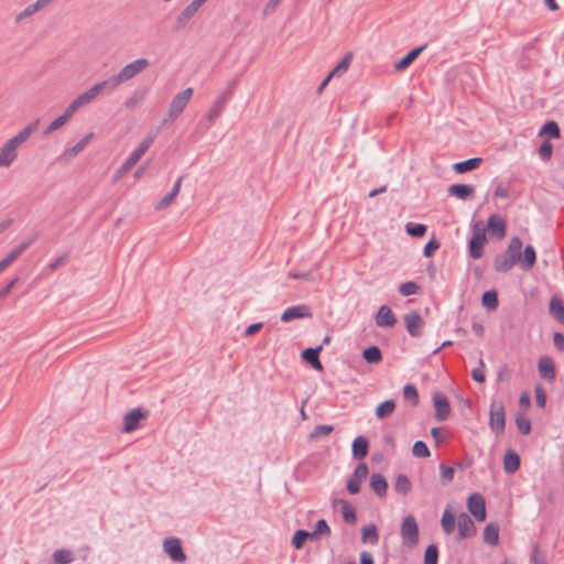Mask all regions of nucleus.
<instances>
[{"label":"nucleus","instance_id":"21","mask_svg":"<svg viewBox=\"0 0 564 564\" xmlns=\"http://www.w3.org/2000/svg\"><path fill=\"white\" fill-rule=\"evenodd\" d=\"M538 369L543 379L547 381H553L555 379L556 372L552 358L547 356L541 357L538 362Z\"/></svg>","mask_w":564,"mask_h":564},{"label":"nucleus","instance_id":"4","mask_svg":"<svg viewBox=\"0 0 564 564\" xmlns=\"http://www.w3.org/2000/svg\"><path fill=\"white\" fill-rule=\"evenodd\" d=\"M156 138V133L148 134L142 142L138 145L137 149L132 151V153L127 158L123 164L119 167L117 172V177H121L127 174L143 156V154L149 150Z\"/></svg>","mask_w":564,"mask_h":564},{"label":"nucleus","instance_id":"40","mask_svg":"<svg viewBox=\"0 0 564 564\" xmlns=\"http://www.w3.org/2000/svg\"><path fill=\"white\" fill-rule=\"evenodd\" d=\"M395 410V402L393 400H386L376 408V416L379 420L389 417Z\"/></svg>","mask_w":564,"mask_h":564},{"label":"nucleus","instance_id":"16","mask_svg":"<svg viewBox=\"0 0 564 564\" xmlns=\"http://www.w3.org/2000/svg\"><path fill=\"white\" fill-rule=\"evenodd\" d=\"M433 402L435 408V417L438 421H445L451 412V404L447 397L442 392H435L433 394Z\"/></svg>","mask_w":564,"mask_h":564},{"label":"nucleus","instance_id":"52","mask_svg":"<svg viewBox=\"0 0 564 564\" xmlns=\"http://www.w3.org/2000/svg\"><path fill=\"white\" fill-rule=\"evenodd\" d=\"M412 454L419 458H426L431 455L427 445L423 441H416L412 446Z\"/></svg>","mask_w":564,"mask_h":564},{"label":"nucleus","instance_id":"7","mask_svg":"<svg viewBox=\"0 0 564 564\" xmlns=\"http://www.w3.org/2000/svg\"><path fill=\"white\" fill-rule=\"evenodd\" d=\"M193 96V88L188 87L184 89L183 91L178 93L174 96L172 99L167 115L163 119L162 124H165L167 122L174 121L178 116L184 111L187 104L189 102L191 98Z\"/></svg>","mask_w":564,"mask_h":564},{"label":"nucleus","instance_id":"46","mask_svg":"<svg viewBox=\"0 0 564 564\" xmlns=\"http://www.w3.org/2000/svg\"><path fill=\"white\" fill-rule=\"evenodd\" d=\"M351 58H352V53L348 52L344 56V58L336 65V67L333 68V70L330 72V76H340L344 73H346L349 67V64L351 62Z\"/></svg>","mask_w":564,"mask_h":564},{"label":"nucleus","instance_id":"12","mask_svg":"<svg viewBox=\"0 0 564 564\" xmlns=\"http://www.w3.org/2000/svg\"><path fill=\"white\" fill-rule=\"evenodd\" d=\"M457 536L458 541L465 540L467 538L474 536L477 532L476 525L473 519L466 513L460 512L457 516Z\"/></svg>","mask_w":564,"mask_h":564},{"label":"nucleus","instance_id":"14","mask_svg":"<svg viewBox=\"0 0 564 564\" xmlns=\"http://www.w3.org/2000/svg\"><path fill=\"white\" fill-rule=\"evenodd\" d=\"M368 475V466L366 463H359L352 475L347 480V490L351 495H356L360 491V482Z\"/></svg>","mask_w":564,"mask_h":564},{"label":"nucleus","instance_id":"15","mask_svg":"<svg viewBox=\"0 0 564 564\" xmlns=\"http://www.w3.org/2000/svg\"><path fill=\"white\" fill-rule=\"evenodd\" d=\"M405 327L412 337H420L423 333L424 321L416 312H410L404 316Z\"/></svg>","mask_w":564,"mask_h":564},{"label":"nucleus","instance_id":"19","mask_svg":"<svg viewBox=\"0 0 564 564\" xmlns=\"http://www.w3.org/2000/svg\"><path fill=\"white\" fill-rule=\"evenodd\" d=\"M397 323V318L392 310L388 305H382L376 315V324L379 327H392Z\"/></svg>","mask_w":564,"mask_h":564},{"label":"nucleus","instance_id":"55","mask_svg":"<svg viewBox=\"0 0 564 564\" xmlns=\"http://www.w3.org/2000/svg\"><path fill=\"white\" fill-rule=\"evenodd\" d=\"M419 290L420 286L413 281L404 282L399 286V292L403 296L414 295L419 292Z\"/></svg>","mask_w":564,"mask_h":564},{"label":"nucleus","instance_id":"5","mask_svg":"<svg viewBox=\"0 0 564 564\" xmlns=\"http://www.w3.org/2000/svg\"><path fill=\"white\" fill-rule=\"evenodd\" d=\"M108 94V85L105 80L96 83L86 91L79 94L67 107L69 108V112L75 113L79 108L89 105L93 102L96 97L101 93Z\"/></svg>","mask_w":564,"mask_h":564},{"label":"nucleus","instance_id":"36","mask_svg":"<svg viewBox=\"0 0 564 564\" xmlns=\"http://www.w3.org/2000/svg\"><path fill=\"white\" fill-rule=\"evenodd\" d=\"M73 115L74 113L69 112V108L67 107L63 115L58 116L46 127V129L44 130V135H47L63 127L73 117Z\"/></svg>","mask_w":564,"mask_h":564},{"label":"nucleus","instance_id":"62","mask_svg":"<svg viewBox=\"0 0 564 564\" xmlns=\"http://www.w3.org/2000/svg\"><path fill=\"white\" fill-rule=\"evenodd\" d=\"M440 470H441V476H442V479L444 482H451L454 478V468L453 467H449V466H446L444 464H441L440 465Z\"/></svg>","mask_w":564,"mask_h":564},{"label":"nucleus","instance_id":"26","mask_svg":"<svg viewBox=\"0 0 564 564\" xmlns=\"http://www.w3.org/2000/svg\"><path fill=\"white\" fill-rule=\"evenodd\" d=\"M425 47L426 45L424 44L411 50L404 57H402L399 62L395 63L394 69L399 72L406 69L416 59V57L425 50Z\"/></svg>","mask_w":564,"mask_h":564},{"label":"nucleus","instance_id":"50","mask_svg":"<svg viewBox=\"0 0 564 564\" xmlns=\"http://www.w3.org/2000/svg\"><path fill=\"white\" fill-rule=\"evenodd\" d=\"M403 397L406 401L411 402L413 405L419 404V393H417V389L414 384L408 383L404 386Z\"/></svg>","mask_w":564,"mask_h":564},{"label":"nucleus","instance_id":"56","mask_svg":"<svg viewBox=\"0 0 564 564\" xmlns=\"http://www.w3.org/2000/svg\"><path fill=\"white\" fill-rule=\"evenodd\" d=\"M539 156L542 161L546 162L551 159L553 153V145L549 140H544L539 148Z\"/></svg>","mask_w":564,"mask_h":564},{"label":"nucleus","instance_id":"41","mask_svg":"<svg viewBox=\"0 0 564 564\" xmlns=\"http://www.w3.org/2000/svg\"><path fill=\"white\" fill-rule=\"evenodd\" d=\"M362 358L368 364H378L382 360V354L378 346H369L362 351Z\"/></svg>","mask_w":564,"mask_h":564},{"label":"nucleus","instance_id":"42","mask_svg":"<svg viewBox=\"0 0 564 564\" xmlns=\"http://www.w3.org/2000/svg\"><path fill=\"white\" fill-rule=\"evenodd\" d=\"M315 539L313 533L306 530H297L295 531L293 538H292V545L294 549L300 550L303 547L304 543L307 540Z\"/></svg>","mask_w":564,"mask_h":564},{"label":"nucleus","instance_id":"30","mask_svg":"<svg viewBox=\"0 0 564 564\" xmlns=\"http://www.w3.org/2000/svg\"><path fill=\"white\" fill-rule=\"evenodd\" d=\"M370 487L378 497H383L387 494L388 481L383 475L375 473L370 477Z\"/></svg>","mask_w":564,"mask_h":564},{"label":"nucleus","instance_id":"61","mask_svg":"<svg viewBox=\"0 0 564 564\" xmlns=\"http://www.w3.org/2000/svg\"><path fill=\"white\" fill-rule=\"evenodd\" d=\"M440 248V242L435 239V238H432L427 241V243L425 245L424 249H423V254L424 257L426 258H430L433 256V253Z\"/></svg>","mask_w":564,"mask_h":564},{"label":"nucleus","instance_id":"57","mask_svg":"<svg viewBox=\"0 0 564 564\" xmlns=\"http://www.w3.org/2000/svg\"><path fill=\"white\" fill-rule=\"evenodd\" d=\"M314 538L318 535H329L330 534V528L325 519H319L316 524L315 529L312 531Z\"/></svg>","mask_w":564,"mask_h":564},{"label":"nucleus","instance_id":"28","mask_svg":"<svg viewBox=\"0 0 564 564\" xmlns=\"http://www.w3.org/2000/svg\"><path fill=\"white\" fill-rule=\"evenodd\" d=\"M518 261H519L520 267L523 270L532 269L536 262L535 249L531 245H528L524 248L523 253L520 252V260H518Z\"/></svg>","mask_w":564,"mask_h":564},{"label":"nucleus","instance_id":"44","mask_svg":"<svg viewBox=\"0 0 564 564\" xmlns=\"http://www.w3.org/2000/svg\"><path fill=\"white\" fill-rule=\"evenodd\" d=\"M481 303L488 310H496L499 304L497 292L495 290L484 292Z\"/></svg>","mask_w":564,"mask_h":564},{"label":"nucleus","instance_id":"1","mask_svg":"<svg viewBox=\"0 0 564 564\" xmlns=\"http://www.w3.org/2000/svg\"><path fill=\"white\" fill-rule=\"evenodd\" d=\"M40 119L33 120L29 126L22 129L17 135L9 139L0 148V166L9 167L18 156V148L25 142L30 135L37 130Z\"/></svg>","mask_w":564,"mask_h":564},{"label":"nucleus","instance_id":"48","mask_svg":"<svg viewBox=\"0 0 564 564\" xmlns=\"http://www.w3.org/2000/svg\"><path fill=\"white\" fill-rule=\"evenodd\" d=\"M427 227L423 224L408 223L405 231L409 236L420 238L425 235Z\"/></svg>","mask_w":564,"mask_h":564},{"label":"nucleus","instance_id":"53","mask_svg":"<svg viewBox=\"0 0 564 564\" xmlns=\"http://www.w3.org/2000/svg\"><path fill=\"white\" fill-rule=\"evenodd\" d=\"M438 549L435 544H430L424 552V564H437Z\"/></svg>","mask_w":564,"mask_h":564},{"label":"nucleus","instance_id":"20","mask_svg":"<svg viewBox=\"0 0 564 564\" xmlns=\"http://www.w3.org/2000/svg\"><path fill=\"white\" fill-rule=\"evenodd\" d=\"M323 349V345L315 347V348H306L302 351L301 357L302 359L312 366L315 370H323V365L319 360V352Z\"/></svg>","mask_w":564,"mask_h":564},{"label":"nucleus","instance_id":"9","mask_svg":"<svg viewBox=\"0 0 564 564\" xmlns=\"http://www.w3.org/2000/svg\"><path fill=\"white\" fill-rule=\"evenodd\" d=\"M400 534L403 545L414 547L417 544L419 525L414 516L409 514L403 518Z\"/></svg>","mask_w":564,"mask_h":564},{"label":"nucleus","instance_id":"33","mask_svg":"<svg viewBox=\"0 0 564 564\" xmlns=\"http://www.w3.org/2000/svg\"><path fill=\"white\" fill-rule=\"evenodd\" d=\"M393 489L398 495L406 496L412 489L410 478L404 474L398 475L393 484Z\"/></svg>","mask_w":564,"mask_h":564},{"label":"nucleus","instance_id":"51","mask_svg":"<svg viewBox=\"0 0 564 564\" xmlns=\"http://www.w3.org/2000/svg\"><path fill=\"white\" fill-rule=\"evenodd\" d=\"M334 431L333 425L328 424H319L314 427V430L310 433V440H317L322 436L329 435Z\"/></svg>","mask_w":564,"mask_h":564},{"label":"nucleus","instance_id":"60","mask_svg":"<svg viewBox=\"0 0 564 564\" xmlns=\"http://www.w3.org/2000/svg\"><path fill=\"white\" fill-rule=\"evenodd\" d=\"M531 561L534 564H547L545 554L540 551L538 545H534L532 549Z\"/></svg>","mask_w":564,"mask_h":564},{"label":"nucleus","instance_id":"39","mask_svg":"<svg viewBox=\"0 0 564 564\" xmlns=\"http://www.w3.org/2000/svg\"><path fill=\"white\" fill-rule=\"evenodd\" d=\"M361 541L364 543L377 544L379 541V534L375 524L365 525L361 529Z\"/></svg>","mask_w":564,"mask_h":564},{"label":"nucleus","instance_id":"49","mask_svg":"<svg viewBox=\"0 0 564 564\" xmlns=\"http://www.w3.org/2000/svg\"><path fill=\"white\" fill-rule=\"evenodd\" d=\"M540 134H547L550 138L557 139L561 135L560 127L553 120L547 121L541 128Z\"/></svg>","mask_w":564,"mask_h":564},{"label":"nucleus","instance_id":"8","mask_svg":"<svg viewBox=\"0 0 564 564\" xmlns=\"http://www.w3.org/2000/svg\"><path fill=\"white\" fill-rule=\"evenodd\" d=\"M489 427L497 436L503 434L506 427V410L502 401H491L489 409Z\"/></svg>","mask_w":564,"mask_h":564},{"label":"nucleus","instance_id":"3","mask_svg":"<svg viewBox=\"0 0 564 564\" xmlns=\"http://www.w3.org/2000/svg\"><path fill=\"white\" fill-rule=\"evenodd\" d=\"M149 65L150 63L147 58H138L122 67L118 74L105 79L108 85V94L113 93L122 83L142 73Z\"/></svg>","mask_w":564,"mask_h":564},{"label":"nucleus","instance_id":"64","mask_svg":"<svg viewBox=\"0 0 564 564\" xmlns=\"http://www.w3.org/2000/svg\"><path fill=\"white\" fill-rule=\"evenodd\" d=\"M553 343L557 350H564V335L562 333L555 332L553 335Z\"/></svg>","mask_w":564,"mask_h":564},{"label":"nucleus","instance_id":"45","mask_svg":"<svg viewBox=\"0 0 564 564\" xmlns=\"http://www.w3.org/2000/svg\"><path fill=\"white\" fill-rule=\"evenodd\" d=\"M55 564H69L74 561L73 552L65 549L56 550L53 553Z\"/></svg>","mask_w":564,"mask_h":564},{"label":"nucleus","instance_id":"43","mask_svg":"<svg viewBox=\"0 0 564 564\" xmlns=\"http://www.w3.org/2000/svg\"><path fill=\"white\" fill-rule=\"evenodd\" d=\"M196 13L189 9V7H185L182 12L177 15L175 20L174 30H181L186 26V24L195 17Z\"/></svg>","mask_w":564,"mask_h":564},{"label":"nucleus","instance_id":"54","mask_svg":"<svg viewBox=\"0 0 564 564\" xmlns=\"http://www.w3.org/2000/svg\"><path fill=\"white\" fill-rule=\"evenodd\" d=\"M516 424L518 427V431L522 435H528L531 432V422L530 420L524 416L523 414H518L516 417Z\"/></svg>","mask_w":564,"mask_h":564},{"label":"nucleus","instance_id":"17","mask_svg":"<svg viewBox=\"0 0 564 564\" xmlns=\"http://www.w3.org/2000/svg\"><path fill=\"white\" fill-rule=\"evenodd\" d=\"M147 417V412H143L140 408L132 409L123 416L122 430L126 433H130L138 429L141 420Z\"/></svg>","mask_w":564,"mask_h":564},{"label":"nucleus","instance_id":"24","mask_svg":"<svg viewBox=\"0 0 564 564\" xmlns=\"http://www.w3.org/2000/svg\"><path fill=\"white\" fill-rule=\"evenodd\" d=\"M487 229L491 235H495L498 239L506 236V221L498 215H491L488 218Z\"/></svg>","mask_w":564,"mask_h":564},{"label":"nucleus","instance_id":"32","mask_svg":"<svg viewBox=\"0 0 564 564\" xmlns=\"http://www.w3.org/2000/svg\"><path fill=\"white\" fill-rule=\"evenodd\" d=\"M183 178H184V176H180L176 180L171 192L167 193L164 197H162L161 200L156 204V209H163L171 205V203L174 200V198L180 193Z\"/></svg>","mask_w":564,"mask_h":564},{"label":"nucleus","instance_id":"59","mask_svg":"<svg viewBox=\"0 0 564 564\" xmlns=\"http://www.w3.org/2000/svg\"><path fill=\"white\" fill-rule=\"evenodd\" d=\"M484 368H485V362L482 359H480L479 367L471 370V378L479 383H482L486 380Z\"/></svg>","mask_w":564,"mask_h":564},{"label":"nucleus","instance_id":"13","mask_svg":"<svg viewBox=\"0 0 564 564\" xmlns=\"http://www.w3.org/2000/svg\"><path fill=\"white\" fill-rule=\"evenodd\" d=\"M468 511L475 517L478 521L486 520V501L482 495L478 492H474L468 497L467 500Z\"/></svg>","mask_w":564,"mask_h":564},{"label":"nucleus","instance_id":"35","mask_svg":"<svg viewBox=\"0 0 564 564\" xmlns=\"http://www.w3.org/2000/svg\"><path fill=\"white\" fill-rule=\"evenodd\" d=\"M549 310L555 321L564 324V304L557 296L551 299Z\"/></svg>","mask_w":564,"mask_h":564},{"label":"nucleus","instance_id":"10","mask_svg":"<svg viewBox=\"0 0 564 564\" xmlns=\"http://www.w3.org/2000/svg\"><path fill=\"white\" fill-rule=\"evenodd\" d=\"M162 546L163 551L173 562L184 563L187 560V556L182 546V542L178 538L170 536L164 539Z\"/></svg>","mask_w":564,"mask_h":564},{"label":"nucleus","instance_id":"37","mask_svg":"<svg viewBox=\"0 0 564 564\" xmlns=\"http://www.w3.org/2000/svg\"><path fill=\"white\" fill-rule=\"evenodd\" d=\"M338 503L341 505V516L345 522L352 524L357 521V513L354 506L345 499H339Z\"/></svg>","mask_w":564,"mask_h":564},{"label":"nucleus","instance_id":"18","mask_svg":"<svg viewBox=\"0 0 564 564\" xmlns=\"http://www.w3.org/2000/svg\"><path fill=\"white\" fill-rule=\"evenodd\" d=\"M311 317V312L306 305L290 306L281 315V321L284 323L291 322L295 318Z\"/></svg>","mask_w":564,"mask_h":564},{"label":"nucleus","instance_id":"2","mask_svg":"<svg viewBox=\"0 0 564 564\" xmlns=\"http://www.w3.org/2000/svg\"><path fill=\"white\" fill-rule=\"evenodd\" d=\"M522 249V240L516 236L512 237L507 250L502 253H498L494 260V268L499 273H506L510 271L516 263L520 260V250Z\"/></svg>","mask_w":564,"mask_h":564},{"label":"nucleus","instance_id":"58","mask_svg":"<svg viewBox=\"0 0 564 564\" xmlns=\"http://www.w3.org/2000/svg\"><path fill=\"white\" fill-rule=\"evenodd\" d=\"M283 0H268L262 9V17L265 19L272 15Z\"/></svg>","mask_w":564,"mask_h":564},{"label":"nucleus","instance_id":"22","mask_svg":"<svg viewBox=\"0 0 564 564\" xmlns=\"http://www.w3.org/2000/svg\"><path fill=\"white\" fill-rule=\"evenodd\" d=\"M37 239V235H33L28 240L21 242L19 246L14 247L3 259L2 261L9 267Z\"/></svg>","mask_w":564,"mask_h":564},{"label":"nucleus","instance_id":"38","mask_svg":"<svg viewBox=\"0 0 564 564\" xmlns=\"http://www.w3.org/2000/svg\"><path fill=\"white\" fill-rule=\"evenodd\" d=\"M455 514L452 512L451 508H446L441 519V525L445 534L453 533L455 529Z\"/></svg>","mask_w":564,"mask_h":564},{"label":"nucleus","instance_id":"23","mask_svg":"<svg viewBox=\"0 0 564 564\" xmlns=\"http://www.w3.org/2000/svg\"><path fill=\"white\" fill-rule=\"evenodd\" d=\"M447 193L451 196L466 200L475 195V187L470 184H453L447 188Z\"/></svg>","mask_w":564,"mask_h":564},{"label":"nucleus","instance_id":"6","mask_svg":"<svg viewBox=\"0 0 564 564\" xmlns=\"http://www.w3.org/2000/svg\"><path fill=\"white\" fill-rule=\"evenodd\" d=\"M486 241V227L481 221L475 223L471 238L468 241V254L471 259H480L482 257Z\"/></svg>","mask_w":564,"mask_h":564},{"label":"nucleus","instance_id":"34","mask_svg":"<svg viewBox=\"0 0 564 564\" xmlns=\"http://www.w3.org/2000/svg\"><path fill=\"white\" fill-rule=\"evenodd\" d=\"M48 3L45 0H36L34 3L28 6L23 11H21L15 17V22H21L22 20L33 15L34 13L39 12L40 10L47 7Z\"/></svg>","mask_w":564,"mask_h":564},{"label":"nucleus","instance_id":"11","mask_svg":"<svg viewBox=\"0 0 564 564\" xmlns=\"http://www.w3.org/2000/svg\"><path fill=\"white\" fill-rule=\"evenodd\" d=\"M236 83H237L236 79H234L231 83V87H228L227 90H225L224 93H221L217 96V98L214 102V106L212 107V109L209 110V112L207 115V119L210 123H213L217 119V117L220 115V112L225 108L226 104L230 99L232 91L235 89Z\"/></svg>","mask_w":564,"mask_h":564},{"label":"nucleus","instance_id":"25","mask_svg":"<svg viewBox=\"0 0 564 564\" xmlns=\"http://www.w3.org/2000/svg\"><path fill=\"white\" fill-rule=\"evenodd\" d=\"M500 527L497 522H489L482 533L484 542L488 545L496 546L499 544Z\"/></svg>","mask_w":564,"mask_h":564},{"label":"nucleus","instance_id":"31","mask_svg":"<svg viewBox=\"0 0 564 564\" xmlns=\"http://www.w3.org/2000/svg\"><path fill=\"white\" fill-rule=\"evenodd\" d=\"M520 456L512 449H509L503 457V468L507 474L516 473L520 467Z\"/></svg>","mask_w":564,"mask_h":564},{"label":"nucleus","instance_id":"29","mask_svg":"<svg viewBox=\"0 0 564 564\" xmlns=\"http://www.w3.org/2000/svg\"><path fill=\"white\" fill-rule=\"evenodd\" d=\"M369 443L365 436H358L352 441L351 451L356 459H362L368 455Z\"/></svg>","mask_w":564,"mask_h":564},{"label":"nucleus","instance_id":"27","mask_svg":"<svg viewBox=\"0 0 564 564\" xmlns=\"http://www.w3.org/2000/svg\"><path fill=\"white\" fill-rule=\"evenodd\" d=\"M482 162L481 158H471L453 164V171L457 174H464L477 170Z\"/></svg>","mask_w":564,"mask_h":564},{"label":"nucleus","instance_id":"63","mask_svg":"<svg viewBox=\"0 0 564 564\" xmlns=\"http://www.w3.org/2000/svg\"><path fill=\"white\" fill-rule=\"evenodd\" d=\"M535 402L539 408H544L546 403V393L540 386L535 388Z\"/></svg>","mask_w":564,"mask_h":564},{"label":"nucleus","instance_id":"47","mask_svg":"<svg viewBox=\"0 0 564 564\" xmlns=\"http://www.w3.org/2000/svg\"><path fill=\"white\" fill-rule=\"evenodd\" d=\"M85 149V141H78L74 147L66 149L61 155V160L70 161Z\"/></svg>","mask_w":564,"mask_h":564}]
</instances>
